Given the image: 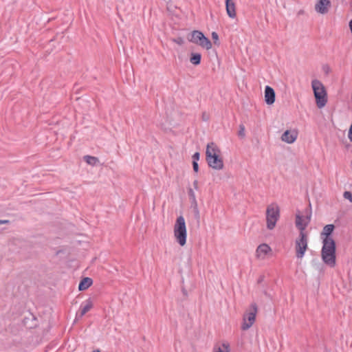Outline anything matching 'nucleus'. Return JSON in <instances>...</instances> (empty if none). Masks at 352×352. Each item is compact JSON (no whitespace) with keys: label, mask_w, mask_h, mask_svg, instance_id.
<instances>
[{"label":"nucleus","mask_w":352,"mask_h":352,"mask_svg":"<svg viewBox=\"0 0 352 352\" xmlns=\"http://www.w3.org/2000/svg\"><path fill=\"white\" fill-rule=\"evenodd\" d=\"M192 168L195 172L197 173L199 171V165L197 162H192Z\"/></svg>","instance_id":"nucleus-28"},{"label":"nucleus","mask_w":352,"mask_h":352,"mask_svg":"<svg viewBox=\"0 0 352 352\" xmlns=\"http://www.w3.org/2000/svg\"><path fill=\"white\" fill-rule=\"evenodd\" d=\"M192 162H197L199 160V157H200V153L199 152H196L194 153V155H192Z\"/></svg>","instance_id":"nucleus-26"},{"label":"nucleus","mask_w":352,"mask_h":352,"mask_svg":"<svg viewBox=\"0 0 352 352\" xmlns=\"http://www.w3.org/2000/svg\"><path fill=\"white\" fill-rule=\"evenodd\" d=\"M193 186L195 189H197L198 188V181L197 180H195L193 182Z\"/></svg>","instance_id":"nucleus-32"},{"label":"nucleus","mask_w":352,"mask_h":352,"mask_svg":"<svg viewBox=\"0 0 352 352\" xmlns=\"http://www.w3.org/2000/svg\"><path fill=\"white\" fill-rule=\"evenodd\" d=\"M270 251L271 248L267 244L263 243L258 246L256 249V254L258 257L261 255L265 256Z\"/></svg>","instance_id":"nucleus-15"},{"label":"nucleus","mask_w":352,"mask_h":352,"mask_svg":"<svg viewBox=\"0 0 352 352\" xmlns=\"http://www.w3.org/2000/svg\"><path fill=\"white\" fill-rule=\"evenodd\" d=\"M331 7V1L329 0H319L315 5V10L317 12L325 14L329 12Z\"/></svg>","instance_id":"nucleus-10"},{"label":"nucleus","mask_w":352,"mask_h":352,"mask_svg":"<svg viewBox=\"0 0 352 352\" xmlns=\"http://www.w3.org/2000/svg\"><path fill=\"white\" fill-rule=\"evenodd\" d=\"M245 129L244 125L240 124L239 125V131L238 132V135L239 138H245Z\"/></svg>","instance_id":"nucleus-22"},{"label":"nucleus","mask_w":352,"mask_h":352,"mask_svg":"<svg viewBox=\"0 0 352 352\" xmlns=\"http://www.w3.org/2000/svg\"><path fill=\"white\" fill-rule=\"evenodd\" d=\"M188 197H189V199H190V201L196 199L195 194L193 190L191 188H190L188 189Z\"/></svg>","instance_id":"nucleus-24"},{"label":"nucleus","mask_w":352,"mask_h":352,"mask_svg":"<svg viewBox=\"0 0 352 352\" xmlns=\"http://www.w3.org/2000/svg\"><path fill=\"white\" fill-rule=\"evenodd\" d=\"M201 55L199 53H191L190 61L194 65H198L201 63Z\"/></svg>","instance_id":"nucleus-18"},{"label":"nucleus","mask_w":352,"mask_h":352,"mask_svg":"<svg viewBox=\"0 0 352 352\" xmlns=\"http://www.w3.org/2000/svg\"><path fill=\"white\" fill-rule=\"evenodd\" d=\"M322 243L321 251L322 261L330 267H334L336 265V242L333 238H323Z\"/></svg>","instance_id":"nucleus-2"},{"label":"nucleus","mask_w":352,"mask_h":352,"mask_svg":"<svg viewBox=\"0 0 352 352\" xmlns=\"http://www.w3.org/2000/svg\"><path fill=\"white\" fill-rule=\"evenodd\" d=\"M182 292L184 295H187V292L184 289H182Z\"/></svg>","instance_id":"nucleus-37"},{"label":"nucleus","mask_w":352,"mask_h":352,"mask_svg":"<svg viewBox=\"0 0 352 352\" xmlns=\"http://www.w3.org/2000/svg\"><path fill=\"white\" fill-rule=\"evenodd\" d=\"M257 312V305L255 302L252 303L249 308L245 311L243 317L241 329L243 331L249 329L254 323Z\"/></svg>","instance_id":"nucleus-5"},{"label":"nucleus","mask_w":352,"mask_h":352,"mask_svg":"<svg viewBox=\"0 0 352 352\" xmlns=\"http://www.w3.org/2000/svg\"><path fill=\"white\" fill-rule=\"evenodd\" d=\"M212 38L213 40L214 44L219 46L220 45V43L219 41V35L216 32H212Z\"/></svg>","instance_id":"nucleus-21"},{"label":"nucleus","mask_w":352,"mask_h":352,"mask_svg":"<svg viewBox=\"0 0 352 352\" xmlns=\"http://www.w3.org/2000/svg\"><path fill=\"white\" fill-rule=\"evenodd\" d=\"M93 352H100L99 350L94 351Z\"/></svg>","instance_id":"nucleus-38"},{"label":"nucleus","mask_w":352,"mask_h":352,"mask_svg":"<svg viewBox=\"0 0 352 352\" xmlns=\"http://www.w3.org/2000/svg\"><path fill=\"white\" fill-rule=\"evenodd\" d=\"M9 223H10L9 220H0V224Z\"/></svg>","instance_id":"nucleus-35"},{"label":"nucleus","mask_w":352,"mask_h":352,"mask_svg":"<svg viewBox=\"0 0 352 352\" xmlns=\"http://www.w3.org/2000/svg\"><path fill=\"white\" fill-rule=\"evenodd\" d=\"M349 26L352 34V19L349 21Z\"/></svg>","instance_id":"nucleus-36"},{"label":"nucleus","mask_w":352,"mask_h":352,"mask_svg":"<svg viewBox=\"0 0 352 352\" xmlns=\"http://www.w3.org/2000/svg\"><path fill=\"white\" fill-rule=\"evenodd\" d=\"M264 280V276H261L258 279V283H261Z\"/></svg>","instance_id":"nucleus-34"},{"label":"nucleus","mask_w":352,"mask_h":352,"mask_svg":"<svg viewBox=\"0 0 352 352\" xmlns=\"http://www.w3.org/2000/svg\"><path fill=\"white\" fill-rule=\"evenodd\" d=\"M334 228L335 226L333 224L326 225L323 228L322 232H321V236H325L324 238H332L331 234H332Z\"/></svg>","instance_id":"nucleus-16"},{"label":"nucleus","mask_w":352,"mask_h":352,"mask_svg":"<svg viewBox=\"0 0 352 352\" xmlns=\"http://www.w3.org/2000/svg\"><path fill=\"white\" fill-rule=\"evenodd\" d=\"M83 159L88 164L91 166H96L99 162L98 158L94 156L85 155Z\"/></svg>","instance_id":"nucleus-19"},{"label":"nucleus","mask_w":352,"mask_h":352,"mask_svg":"<svg viewBox=\"0 0 352 352\" xmlns=\"http://www.w3.org/2000/svg\"><path fill=\"white\" fill-rule=\"evenodd\" d=\"M93 307L92 301L90 298L86 300V304L84 306H81L80 312L79 314L80 317H82L87 312H88Z\"/></svg>","instance_id":"nucleus-17"},{"label":"nucleus","mask_w":352,"mask_h":352,"mask_svg":"<svg viewBox=\"0 0 352 352\" xmlns=\"http://www.w3.org/2000/svg\"><path fill=\"white\" fill-rule=\"evenodd\" d=\"M226 8L228 15L230 18L236 16L235 3L232 0H226Z\"/></svg>","instance_id":"nucleus-13"},{"label":"nucleus","mask_w":352,"mask_h":352,"mask_svg":"<svg viewBox=\"0 0 352 352\" xmlns=\"http://www.w3.org/2000/svg\"><path fill=\"white\" fill-rule=\"evenodd\" d=\"M221 151L214 143L207 144L206 151V160L208 166L215 170H221L223 168V161L220 157Z\"/></svg>","instance_id":"nucleus-1"},{"label":"nucleus","mask_w":352,"mask_h":352,"mask_svg":"<svg viewBox=\"0 0 352 352\" xmlns=\"http://www.w3.org/2000/svg\"><path fill=\"white\" fill-rule=\"evenodd\" d=\"M348 136L351 142H352V123L349 131Z\"/></svg>","instance_id":"nucleus-31"},{"label":"nucleus","mask_w":352,"mask_h":352,"mask_svg":"<svg viewBox=\"0 0 352 352\" xmlns=\"http://www.w3.org/2000/svg\"><path fill=\"white\" fill-rule=\"evenodd\" d=\"M275 91L270 86L265 88V101L267 104H272L275 102Z\"/></svg>","instance_id":"nucleus-11"},{"label":"nucleus","mask_w":352,"mask_h":352,"mask_svg":"<svg viewBox=\"0 0 352 352\" xmlns=\"http://www.w3.org/2000/svg\"><path fill=\"white\" fill-rule=\"evenodd\" d=\"M210 119L209 114H208L206 112L202 113V120L205 122L208 121Z\"/></svg>","instance_id":"nucleus-27"},{"label":"nucleus","mask_w":352,"mask_h":352,"mask_svg":"<svg viewBox=\"0 0 352 352\" xmlns=\"http://www.w3.org/2000/svg\"><path fill=\"white\" fill-rule=\"evenodd\" d=\"M190 204H191V207L192 208V209L198 208V205H197V202L196 199L191 200Z\"/></svg>","instance_id":"nucleus-29"},{"label":"nucleus","mask_w":352,"mask_h":352,"mask_svg":"<svg viewBox=\"0 0 352 352\" xmlns=\"http://www.w3.org/2000/svg\"><path fill=\"white\" fill-rule=\"evenodd\" d=\"M279 216L280 210L279 207L276 204H272L267 206L266 210V221L267 228L269 230H272L274 228Z\"/></svg>","instance_id":"nucleus-6"},{"label":"nucleus","mask_w":352,"mask_h":352,"mask_svg":"<svg viewBox=\"0 0 352 352\" xmlns=\"http://www.w3.org/2000/svg\"><path fill=\"white\" fill-rule=\"evenodd\" d=\"M308 248V236L306 232L299 233V236L295 241L296 256L298 258H302Z\"/></svg>","instance_id":"nucleus-8"},{"label":"nucleus","mask_w":352,"mask_h":352,"mask_svg":"<svg viewBox=\"0 0 352 352\" xmlns=\"http://www.w3.org/2000/svg\"><path fill=\"white\" fill-rule=\"evenodd\" d=\"M306 216L305 219L303 217L298 214L296 215V226L300 230V233L305 232V230L310 222L311 212L310 209L305 211Z\"/></svg>","instance_id":"nucleus-9"},{"label":"nucleus","mask_w":352,"mask_h":352,"mask_svg":"<svg viewBox=\"0 0 352 352\" xmlns=\"http://www.w3.org/2000/svg\"><path fill=\"white\" fill-rule=\"evenodd\" d=\"M344 199L349 200L352 203V193L350 191H345L343 194Z\"/></svg>","instance_id":"nucleus-23"},{"label":"nucleus","mask_w":352,"mask_h":352,"mask_svg":"<svg viewBox=\"0 0 352 352\" xmlns=\"http://www.w3.org/2000/svg\"><path fill=\"white\" fill-rule=\"evenodd\" d=\"M174 236L177 242L181 246H184L186 244L187 232L186 223L183 216H179L176 219L174 226Z\"/></svg>","instance_id":"nucleus-4"},{"label":"nucleus","mask_w":352,"mask_h":352,"mask_svg":"<svg viewBox=\"0 0 352 352\" xmlns=\"http://www.w3.org/2000/svg\"><path fill=\"white\" fill-rule=\"evenodd\" d=\"M93 283V280L91 278L85 277L83 278L78 285V289L80 291H84L88 289Z\"/></svg>","instance_id":"nucleus-14"},{"label":"nucleus","mask_w":352,"mask_h":352,"mask_svg":"<svg viewBox=\"0 0 352 352\" xmlns=\"http://www.w3.org/2000/svg\"><path fill=\"white\" fill-rule=\"evenodd\" d=\"M323 70L326 72V73H328L329 72V67L328 65H324L323 66Z\"/></svg>","instance_id":"nucleus-33"},{"label":"nucleus","mask_w":352,"mask_h":352,"mask_svg":"<svg viewBox=\"0 0 352 352\" xmlns=\"http://www.w3.org/2000/svg\"><path fill=\"white\" fill-rule=\"evenodd\" d=\"M297 138V134L296 132H290L289 131L287 130L283 133L281 137V140L283 142H285L289 144L293 143Z\"/></svg>","instance_id":"nucleus-12"},{"label":"nucleus","mask_w":352,"mask_h":352,"mask_svg":"<svg viewBox=\"0 0 352 352\" xmlns=\"http://www.w3.org/2000/svg\"><path fill=\"white\" fill-rule=\"evenodd\" d=\"M193 212L195 219H197L199 221L200 218L199 209H193Z\"/></svg>","instance_id":"nucleus-30"},{"label":"nucleus","mask_w":352,"mask_h":352,"mask_svg":"<svg viewBox=\"0 0 352 352\" xmlns=\"http://www.w3.org/2000/svg\"><path fill=\"white\" fill-rule=\"evenodd\" d=\"M214 352H230L229 344L223 343Z\"/></svg>","instance_id":"nucleus-20"},{"label":"nucleus","mask_w":352,"mask_h":352,"mask_svg":"<svg viewBox=\"0 0 352 352\" xmlns=\"http://www.w3.org/2000/svg\"><path fill=\"white\" fill-rule=\"evenodd\" d=\"M190 42L200 45L201 47L210 50L212 48L211 41L199 30H193L190 34V37H188Z\"/></svg>","instance_id":"nucleus-7"},{"label":"nucleus","mask_w":352,"mask_h":352,"mask_svg":"<svg viewBox=\"0 0 352 352\" xmlns=\"http://www.w3.org/2000/svg\"><path fill=\"white\" fill-rule=\"evenodd\" d=\"M173 42H175V43H177L179 45H183L184 43V38L182 37H177L175 38H173Z\"/></svg>","instance_id":"nucleus-25"},{"label":"nucleus","mask_w":352,"mask_h":352,"mask_svg":"<svg viewBox=\"0 0 352 352\" xmlns=\"http://www.w3.org/2000/svg\"><path fill=\"white\" fill-rule=\"evenodd\" d=\"M311 86L316 98V105L318 108L324 107L327 102V94L322 83L318 80H314Z\"/></svg>","instance_id":"nucleus-3"}]
</instances>
